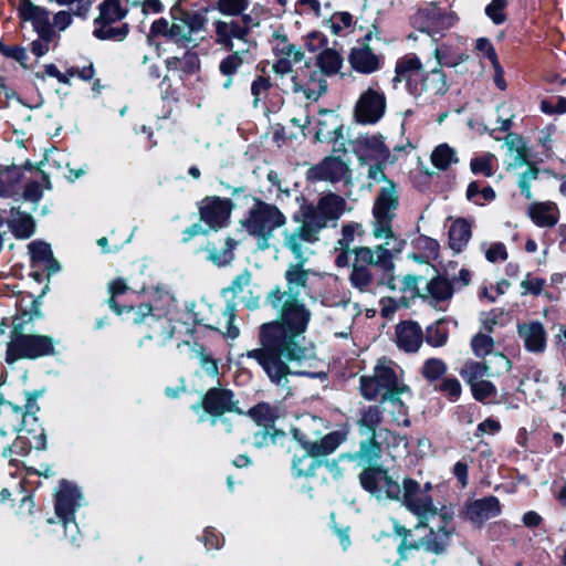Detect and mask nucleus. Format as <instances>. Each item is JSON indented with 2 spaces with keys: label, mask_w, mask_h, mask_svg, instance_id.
<instances>
[{
  "label": "nucleus",
  "mask_w": 566,
  "mask_h": 566,
  "mask_svg": "<svg viewBox=\"0 0 566 566\" xmlns=\"http://www.w3.org/2000/svg\"><path fill=\"white\" fill-rule=\"evenodd\" d=\"M22 172L18 167H0V197H12L18 193Z\"/></svg>",
  "instance_id": "nucleus-36"
},
{
  "label": "nucleus",
  "mask_w": 566,
  "mask_h": 566,
  "mask_svg": "<svg viewBox=\"0 0 566 566\" xmlns=\"http://www.w3.org/2000/svg\"><path fill=\"white\" fill-rule=\"evenodd\" d=\"M343 59L337 51L333 49H324L317 55V65L322 74L329 75L337 73L342 67Z\"/></svg>",
  "instance_id": "nucleus-46"
},
{
  "label": "nucleus",
  "mask_w": 566,
  "mask_h": 566,
  "mask_svg": "<svg viewBox=\"0 0 566 566\" xmlns=\"http://www.w3.org/2000/svg\"><path fill=\"white\" fill-rule=\"evenodd\" d=\"M114 23L95 21L93 34L99 40L122 41L128 33L127 24L113 25Z\"/></svg>",
  "instance_id": "nucleus-43"
},
{
  "label": "nucleus",
  "mask_w": 566,
  "mask_h": 566,
  "mask_svg": "<svg viewBox=\"0 0 566 566\" xmlns=\"http://www.w3.org/2000/svg\"><path fill=\"white\" fill-rule=\"evenodd\" d=\"M250 8L249 0H218L217 9L223 15L238 17Z\"/></svg>",
  "instance_id": "nucleus-57"
},
{
  "label": "nucleus",
  "mask_w": 566,
  "mask_h": 566,
  "mask_svg": "<svg viewBox=\"0 0 566 566\" xmlns=\"http://www.w3.org/2000/svg\"><path fill=\"white\" fill-rule=\"evenodd\" d=\"M346 209V201L338 195L327 193L322 196L318 201L313 203H304L301 206V219L295 217L296 221H304L310 228L319 232L329 224L334 226L343 216Z\"/></svg>",
  "instance_id": "nucleus-13"
},
{
  "label": "nucleus",
  "mask_w": 566,
  "mask_h": 566,
  "mask_svg": "<svg viewBox=\"0 0 566 566\" xmlns=\"http://www.w3.org/2000/svg\"><path fill=\"white\" fill-rule=\"evenodd\" d=\"M9 224L12 232L18 238L27 239L34 233V222L32 217L28 213L21 212L19 209H11Z\"/></svg>",
  "instance_id": "nucleus-37"
},
{
  "label": "nucleus",
  "mask_w": 566,
  "mask_h": 566,
  "mask_svg": "<svg viewBox=\"0 0 566 566\" xmlns=\"http://www.w3.org/2000/svg\"><path fill=\"white\" fill-rule=\"evenodd\" d=\"M342 136L338 116L331 111H321L316 118L315 139L317 142H335Z\"/></svg>",
  "instance_id": "nucleus-27"
},
{
  "label": "nucleus",
  "mask_w": 566,
  "mask_h": 566,
  "mask_svg": "<svg viewBox=\"0 0 566 566\" xmlns=\"http://www.w3.org/2000/svg\"><path fill=\"white\" fill-rule=\"evenodd\" d=\"M367 440L360 443L359 450L353 455H340V459L347 458L349 460H356L360 465L370 464L376 462L381 454V444L376 440L375 436H366Z\"/></svg>",
  "instance_id": "nucleus-35"
},
{
  "label": "nucleus",
  "mask_w": 566,
  "mask_h": 566,
  "mask_svg": "<svg viewBox=\"0 0 566 566\" xmlns=\"http://www.w3.org/2000/svg\"><path fill=\"white\" fill-rule=\"evenodd\" d=\"M455 21L457 15L452 11L439 7L436 2L426 4L413 15V24L430 35L450 29Z\"/></svg>",
  "instance_id": "nucleus-14"
},
{
  "label": "nucleus",
  "mask_w": 566,
  "mask_h": 566,
  "mask_svg": "<svg viewBox=\"0 0 566 566\" xmlns=\"http://www.w3.org/2000/svg\"><path fill=\"white\" fill-rule=\"evenodd\" d=\"M18 15L22 22H30L35 32L53 30L50 22V12L30 0H20L18 4Z\"/></svg>",
  "instance_id": "nucleus-26"
},
{
  "label": "nucleus",
  "mask_w": 566,
  "mask_h": 566,
  "mask_svg": "<svg viewBox=\"0 0 566 566\" xmlns=\"http://www.w3.org/2000/svg\"><path fill=\"white\" fill-rule=\"evenodd\" d=\"M28 248L31 254V266L35 271L36 277L40 276L39 272L46 271L51 274L60 270V265L53 256L50 244L42 241H33Z\"/></svg>",
  "instance_id": "nucleus-25"
},
{
  "label": "nucleus",
  "mask_w": 566,
  "mask_h": 566,
  "mask_svg": "<svg viewBox=\"0 0 566 566\" xmlns=\"http://www.w3.org/2000/svg\"><path fill=\"white\" fill-rule=\"evenodd\" d=\"M293 92L302 93L306 99L317 101L327 90V83L321 71L304 66L292 77Z\"/></svg>",
  "instance_id": "nucleus-17"
},
{
  "label": "nucleus",
  "mask_w": 566,
  "mask_h": 566,
  "mask_svg": "<svg viewBox=\"0 0 566 566\" xmlns=\"http://www.w3.org/2000/svg\"><path fill=\"white\" fill-rule=\"evenodd\" d=\"M437 60L436 66L428 73L422 70V63L416 54H407L397 61L394 82H405L406 88L413 97L426 96L428 98L442 95L448 85L444 73L439 69L441 64L457 66L465 62L469 56L459 53L452 56H442L437 48L433 52Z\"/></svg>",
  "instance_id": "nucleus-4"
},
{
  "label": "nucleus",
  "mask_w": 566,
  "mask_h": 566,
  "mask_svg": "<svg viewBox=\"0 0 566 566\" xmlns=\"http://www.w3.org/2000/svg\"><path fill=\"white\" fill-rule=\"evenodd\" d=\"M249 416L263 428L272 427L280 417V410L268 402H260L249 410Z\"/></svg>",
  "instance_id": "nucleus-41"
},
{
  "label": "nucleus",
  "mask_w": 566,
  "mask_h": 566,
  "mask_svg": "<svg viewBox=\"0 0 566 566\" xmlns=\"http://www.w3.org/2000/svg\"><path fill=\"white\" fill-rule=\"evenodd\" d=\"M304 262L297 264H291L285 272V280L287 283V291H281V293H291L298 297L300 289L306 285L308 279V272L303 269Z\"/></svg>",
  "instance_id": "nucleus-38"
},
{
  "label": "nucleus",
  "mask_w": 566,
  "mask_h": 566,
  "mask_svg": "<svg viewBox=\"0 0 566 566\" xmlns=\"http://www.w3.org/2000/svg\"><path fill=\"white\" fill-rule=\"evenodd\" d=\"M318 455L304 450L302 455H294L292 462V470L296 476H310L313 475L316 468L322 464L321 460H317Z\"/></svg>",
  "instance_id": "nucleus-42"
},
{
  "label": "nucleus",
  "mask_w": 566,
  "mask_h": 566,
  "mask_svg": "<svg viewBox=\"0 0 566 566\" xmlns=\"http://www.w3.org/2000/svg\"><path fill=\"white\" fill-rule=\"evenodd\" d=\"M431 163L439 170H446L452 164L458 163L457 153L448 144H440L431 154Z\"/></svg>",
  "instance_id": "nucleus-47"
},
{
  "label": "nucleus",
  "mask_w": 566,
  "mask_h": 566,
  "mask_svg": "<svg viewBox=\"0 0 566 566\" xmlns=\"http://www.w3.org/2000/svg\"><path fill=\"white\" fill-rule=\"evenodd\" d=\"M216 43L220 44L228 51L235 50L234 41L241 42L249 49L251 43L249 41L248 32L241 27L239 20L223 21L217 20L214 23Z\"/></svg>",
  "instance_id": "nucleus-22"
},
{
  "label": "nucleus",
  "mask_w": 566,
  "mask_h": 566,
  "mask_svg": "<svg viewBox=\"0 0 566 566\" xmlns=\"http://www.w3.org/2000/svg\"><path fill=\"white\" fill-rule=\"evenodd\" d=\"M0 433L6 434L8 431L27 433L35 432L34 428H28V416L23 409L9 401L0 403Z\"/></svg>",
  "instance_id": "nucleus-23"
},
{
  "label": "nucleus",
  "mask_w": 566,
  "mask_h": 566,
  "mask_svg": "<svg viewBox=\"0 0 566 566\" xmlns=\"http://www.w3.org/2000/svg\"><path fill=\"white\" fill-rule=\"evenodd\" d=\"M39 35L38 40H34L31 44V51L38 57L45 55L51 48V43L55 35L54 30H48L44 32H36Z\"/></svg>",
  "instance_id": "nucleus-63"
},
{
  "label": "nucleus",
  "mask_w": 566,
  "mask_h": 566,
  "mask_svg": "<svg viewBox=\"0 0 566 566\" xmlns=\"http://www.w3.org/2000/svg\"><path fill=\"white\" fill-rule=\"evenodd\" d=\"M421 527L428 528L427 534L418 541H411V530L395 522L394 532L401 537V542L397 547L401 559H408L413 551L419 549L436 556L447 553L451 545L452 536L455 533L453 514L449 510L442 511L426 521L418 522L416 530Z\"/></svg>",
  "instance_id": "nucleus-6"
},
{
  "label": "nucleus",
  "mask_w": 566,
  "mask_h": 566,
  "mask_svg": "<svg viewBox=\"0 0 566 566\" xmlns=\"http://www.w3.org/2000/svg\"><path fill=\"white\" fill-rule=\"evenodd\" d=\"M293 231H284V245L301 262H305L312 253L311 245L318 241L319 234L304 221Z\"/></svg>",
  "instance_id": "nucleus-18"
},
{
  "label": "nucleus",
  "mask_w": 566,
  "mask_h": 566,
  "mask_svg": "<svg viewBox=\"0 0 566 566\" xmlns=\"http://www.w3.org/2000/svg\"><path fill=\"white\" fill-rule=\"evenodd\" d=\"M386 97L384 92L376 87H369L358 98L355 107V116L359 123L375 124L385 114Z\"/></svg>",
  "instance_id": "nucleus-16"
},
{
  "label": "nucleus",
  "mask_w": 566,
  "mask_h": 566,
  "mask_svg": "<svg viewBox=\"0 0 566 566\" xmlns=\"http://www.w3.org/2000/svg\"><path fill=\"white\" fill-rule=\"evenodd\" d=\"M235 313V304L229 302L222 311V318L218 321V325L214 327L231 339H235L240 334L239 327L233 323Z\"/></svg>",
  "instance_id": "nucleus-44"
},
{
  "label": "nucleus",
  "mask_w": 566,
  "mask_h": 566,
  "mask_svg": "<svg viewBox=\"0 0 566 566\" xmlns=\"http://www.w3.org/2000/svg\"><path fill=\"white\" fill-rule=\"evenodd\" d=\"M401 369L391 360L380 359L374 367L373 374L360 377V394L367 400L390 401L398 408L399 416L395 418L398 424L408 427V409L400 395L409 392V387L400 380Z\"/></svg>",
  "instance_id": "nucleus-7"
},
{
  "label": "nucleus",
  "mask_w": 566,
  "mask_h": 566,
  "mask_svg": "<svg viewBox=\"0 0 566 566\" xmlns=\"http://www.w3.org/2000/svg\"><path fill=\"white\" fill-rule=\"evenodd\" d=\"M313 174L317 179L336 182L347 176L348 166L338 157H328L313 169Z\"/></svg>",
  "instance_id": "nucleus-30"
},
{
  "label": "nucleus",
  "mask_w": 566,
  "mask_h": 566,
  "mask_svg": "<svg viewBox=\"0 0 566 566\" xmlns=\"http://www.w3.org/2000/svg\"><path fill=\"white\" fill-rule=\"evenodd\" d=\"M516 328L526 352L538 355L546 350L547 332L543 323L538 321L523 322L518 323Z\"/></svg>",
  "instance_id": "nucleus-21"
},
{
  "label": "nucleus",
  "mask_w": 566,
  "mask_h": 566,
  "mask_svg": "<svg viewBox=\"0 0 566 566\" xmlns=\"http://www.w3.org/2000/svg\"><path fill=\"white\" fill-rule=\"evenodd\" d=\"M397 345L406 352H417L422 343L421 327L413 322H405L397 326Z\"/></svg>",
  "instance_id": "nucleus-31"
},
{
  "label": "nucleus",
  "mask_w": 566,
  "mask_h": 566,
  "mask_svg": "<svg viewBox=\"0 0 566 566\" xmlns=\"http://www.w3.org/2000/svg\"><path fill=\"white\" fill-rule=\"evenodd\" d=\"M133 321L146 327L145 338L155 340L157 345L165 346L176 334L189 328L178 319L175 297L161 287L150 291L149 303L140 305L134 312Z\"/></svg>",
  "instance_id": "nucleus-5"
},
{
  "label": "nucleus",
  "mask_w": 566,
  "mask_h": 566,
  "mask_svg": "<svg viewBox=\"0 0 566 566\" xmlns=\"http://www.w3.org/2000/svg\"><path fill=\"white\" fill-rule=\"evenodd\" d=\"M178 349L182 350V347H187L189 349L190 358H196L199 360V364L203 368V370L211 376L218 375V366L214 359H212L205 350V348L198 344H190V340L185 339L182 343L177 345Z\"/></svg>",
  "instance_id": "nucleus-39"
},
{
  "label": "nucleus",
  "mask_w": 566,
  "mask_h": 566,
  "mask_svg": "<svg viewBox=\"0 0 566 566\" xmlns=\"http://www.w3.org/2000/svg\"><path fill=\"white\" fill-rule=\"evenodd\" d=\"M353 25V15L348 12L334 13L329 20V29L333 34H344Z\"/></svg>",
  "instance_id": "nucleus-61"
},
{
  "label": "nucleus",
  "mask_w": 566,
  "mask_h": 566,
  "mask_svg": "<svg viewBox=\"0 0 566 566\" xmlns=\"http://www.w3.org/2000/svg\"><path fill=\"white\" fill-rule=\"evenodd\" d=\"M421 373L427 380L434 381L447 373V365L439 358H429L424 361Z\"/></svg>",
  "instance_id": "nucleus-59"
},
{
  "label": "nucleus",
  "mask_w": 566,
  "mask_h": 566,
  "mask_svg": "<svg viewBox=\"0 0 566 566\" xmlns=\"http://www.w3.org/2000/svg\"><path fill=\"white\" fill-rule=\"evenodd\" d=\"M367 177L370 180L369 187L380 185L373 206L371 233L375 239L384 240V243L375 248H356L354 252L357 262L390 271L394 269V258L405 245V241L392 230V221L399 206L397 186L386 177L380 165L369 166Z\"/></svg>",
  "instance_id": "nucleus-2"
},
{
  "label": "nucleus",
  "mask_w": 566,
  "mask_h": 566,
  "mask_svg": "<svg viewBox=\"0 0 566 566\" xmlns=\"http://www.w3.org/2000/svg\"><path fill=\"white\" fill-rule=\"evenodd\" d=\"M448 327L443 321H438L427 328L426 340L434 347H441L448 339Z\"/></svg>",
  "instance_id": "nucleus-56"
},
{
  "label": "nucleus",
  "mask_w": 566,
  "mask_h": 566,
  "mask_svg": "<svg viewBox=\"0 0 566 566\" xmlns=\"http://www.w3.org/2000/svg\"><path fill=\"white\" fill-rule=\"evenodd\" d=\"M233 395L228 389L211 388L205 395L201 405H195L192 409L196 412H201L199 421L207 420V415L211 418L222 416L224 412L231 411L233 407Z\"/></svg>",
  "instance_id": "nucleus-19"
},
{
  "label": "nucleus",
  "mask_w": 566,
  "mask_h": 566,
  "mask_svg": "<svg viewBox=\"0 0 566 566\" xmlns=\"http://www.w3.org/2000/svg\"><path fill=\"white\" fill-rule=\"evenodd\" d=\"M99 15L95 21L116 23L122 20L126 11L120 4V0H103L99 6Z\"/></svg>",
  "instance_id": "nucleus-45"
},
{
  "label": "nucleus",
  "mask_w": 566,
  "mask_h": 566,
  "mask_svg": "<svg viewBox=\"0 0 566 566\" xmlns=\"http://www.w3.org/2000/svg\"><path fill=\"white\" fill-rule=\"evenodd\" d=\"M501 513V504L497 497L486 496L474 500L467 504L465 516L476 525H482L490 518L496 517Z\"/></svg>",
  "instance_id": "nucleus-24"
},
{
  "label": "nucleus",
  "mask_w": 566,
  "mask_h": 566,
  "mask_svg": "<svg viewBox=\"0 0 566 566\" xmlns=\"http://www.w3.org/2000/svg\"><path fill=\"white\" fill-rule=\"evenodd\" d=\"M361 486L378 500H402L409 512L417 516L418 522L426 521L433 515L446 511L438 509L430 494L412 480L405 479L402 486L394 480L386 470L368 468L359 474Z\"/></svg>",
  "instance_id": "nucleus-3"
},
{
  "label": "nucleus",
  "mask_w": 566,
  "mask_h": 566,
  "mask_svg": "<svg viewBox=\"0 0 566 566\" xmlns=\"http://www.w3.org/2000/svg\"><path fill=\"white\" fill-rule=\"evenodd\" d=\"M428 293L436 301H446L452 296V286L450 282L443 277H434L427 284Z\"/></svg>",
  "instance_id": "nucleus-55"
},
{
  "label": "nucleus",
  "mask_w": 566,
  "mask_h": 566,
  "mask_svg": "<svg viewBox=\"0 0 566 566\" xmlns=\"http://www.w3.org/2000/svg\"><path fill=\"white\" fill-rule=\"evenodd\" d=\"M169 70H180L185 73H195L200 67V59L196 52L187 51L182 57H171L167 60Z\"/></svg>",
  "instance_id": "nucleus-48"
},
{
  "label": "nucleus",
  "mask_w": 566,
  "mask_h": 566,
  "mask_svg": "<svg viewBox=\"0 0 566 566\" xmlns=\"http://www.w3.org/2000/svg\"><path fill=\"white\" fill-rule=\"evenodd\" d=\"M266 301L279 312V318L260 325V347L248 350L245 356L259 364L272 384L289 388L290 375H307L294 371L290 364L314 356L313 348L304 344L311 312L296 295L281 293L279 287L269 293Z\"/></svg>",
  "instance_id": "nucleus-1"
},
{
  "label": "nucleus",
  "mask_w": 566,
  "mask_h": 566,
  "mask_svg": "<svg viewBox=\"0 0 566 566\" xmlns=\"http://www.w3.org/2000/svg\"><path fill=\"white\" fill-rule=\"evenodd\" d=\"M207 22L208 19L202 12L174 6L170 9V20H155L150 27V34L164 36L182 48L197 46L198 35L206 30Z\"/></svg>",
  "instance_id": "nucleus-8"
},
{
  "label": "nucleus",
  "mask_w": 566,
  "mask_h": 566,
  "mask_svg": "<svg viewBox=\"0 0 566 566\" xmlns=\"http://www.w3.org/2000/svg\"><path fill=\"white\" fill-rule=\"evenodd\" d=\"M475 50L481 57L488 59L492 63L495 71L501 72L495 49L489 39L479 38L475 43Z\"/></svg>",
  "instance_id": "nucleus-60"
},
{
  "label": "nucleus",
  "mask_w": 566,
  "mask_h": 566,
  "mask_svg": "<svg viewBox=\"0 0 566 566\" xmlns=\"http://www.w3.org/2000/svg\"><path fill=\"white\" fill-rule=\"evenodd\" d=\"M270 44L277 57V61L273 64V71L276 74L283 75L291 72L292 64L301 62L304 57L301 49L291 43L281 29L273 32Z\"/></svg>",
  "instance_id": "nucleus-15"
},
{
  "label": "nucleus",
  "mask_w": 566,
  "mask_h": 566,
  "mask_svg": "<svg viewBox=\"0 0 566 566\" xmlns=\"http://www.w3.org/2000/svg\"><path fill=\"white\" fill-rule=\"evenodd\" d=\"M231 52L219 63V72L226 76V81L222 84L224 90H229L232 86L233 76L249 59V49H239Z\"/></svg>",
  "instance_id": "nucleus-28"
},
{
  "label": "nucleus",
  "mask_w": 566,
  "mask_h": 566,
  "mask_svg": "<svg viewBox=\"0 0 566 566\" xmlns=\"http://www.w3.org/2000/svg\"><path fill=\"white\" fill-rule=\"evenodd\" d=\"M528 214L538 227H554L559 219L558 207L552 201L532 203Z\"/></svg>",
  "instance_id": "nucleus-32"
},
{
  "label": "nucleus",
  "mask_w": 566,
  "mask_h": 566,
  "mask_svg": "<svg viewBox=\"0 0 566 566\" xmlns=\"http://www.w3.org/2000/svg\"><path fill=\"white\" fill-rule=\"evenodd\" d=\"M488 371L489 367L484 363L470 361L463 366L461 369V375L471 385L475 381L484 380L483 377L488 375Z\"/></svg>",
  "instance_id": "nucleus-58"
},
{
  "label": "nucleus",
  "mask_w": 566,
  "mask_h": 566,
  "mask_svg": "<svg viewBox=\"0 0 566 566\" xmlns=\"http://www.w3.org/2000/svg\"><path fill=\"white\" fill-rule=\"evenodd\" d=\"M264 11L265 10L263 6L255 3L250 9L240 14L241 19L239 22L249 35L253 28L260 25Z\"/></svg>",
  "instance_id": "nucleus-54"
},
{
  "label": "nucleus",
  "mask_w": 566,
  "mask_h": 566,
  "mask_svg": "<svg viewBox=\"0 0 566 566\" xmlns=\"http://www.w3.org/2000/svg\"><path fill=\"white\" fill-rule=\"evenodd\" d=\"M272 84L270 78L258 76L251 84V94L253 96V106L258 107L259 104L268 96Z\"/></svg>",
  "instance_id": "nucleus-62"
},
{
  "label": "nucleus",
  "mask_w": 566,
  "mask_h": 566,
  "mask_svg": "<svg viewBox=\"0 0 566 566\" xmlns=\"http://www.w3.org/2000/svg\"><path fill=\"white\" fill-rule=\"evenodd\" d=\"M235 247V241L232 239H228L224 242V245L220 249L212 245L207 249L208 259L213 262L216 265H227L233 260V249Z\"/></svg>",
  "instance_id": "nucleus-49"
},
{
  "label": "nucleus",
  "mask_w": 566,
  "mask_h": 566,
  "mask_svg": "<svg viewBox=\"0 0 566 566\" xmlns=\"http://www.w3.org/2000/svg\"><path fill=\"white\" fill-rule=\"evenodd\" d=\"M349 63L354 70L364 74L373 73L380 66L378 56L365 44L352 49Z\"/></svg>",
  "instance_id": "nucleus-29"
},
{
  "label": "nucleus",
  "mask_w": 566,
  "mask_h": 566,
  "mask_svg": "<svg viewBox=\"0 0 566 566\" xmlns=\"http://www.w3.org/2000/svg\"><path fill=\"white\" fill-rule=\"evenodd\" d=\"M326 429L325 421L313 415H304L298 419V423L292 428V434L304 450H308L316 455H327L333 453L345 440V434L334 431L321 437Z\"/></svg>",
  "instance_id": "nucleus-9"
},
{
  "label": "nucleus",
  "mask_w": 566,
  "mask_h": 566,
  "mask_svg": "<svg viewBox=\"0 0 566 566\" xmlns=\"http://www.w3.org/2000/svg\"><path fill=\"white\" fill-rule=\"evenodd\" d=\"M448 233L450 248L459 253L467 247L471 239V224L465 219H455L451 222Z\"/></svg>",
  "instance_id": "nucleus-34"
},
{
  "label": "nucleus",
  "mask_w": 566,
  "mask_h": 566,
  "mask_svg": "<svg viewBox=\"0 0 566 566\" xmlns=\"http://www.w3.org/2000/svg\"><path fill=\"white\" fill-rule=\"evenodd\" d=\"M376 440L380 442L381 447H385L390 452H396L400 447H402L403 452H406L407 440L405 437L398 436L395 432L380 428L378 433L376 434Z\"/></svg>",
  "instance_id": "nucleus-50"
},
{
  "label": "nucleus",
  "mask_w": 566,
  "mask_h": 566,
  "mask_svg": "<svg viewBox=\"0 0 566 566\" xmlns=\"http://www.w3.org/2000/svg\"><path fill=\"white\" fill-rule=\"evenodd\" d=\"M495 156L485 153L471 159L470 169L474 175L491 177L494 174Z\"/></svg>",
  "instance_id": "nucleus-51"
},
{
  "label": "nucleus",
  "mask_w": 566,
  "mask_h": 566,
  "mask_svg": "<svg viewBox=\"0 0 566 566\" xmlns=\"http://www.w3.org/2000/svg\"><path fill=\"white\" fill-rule=\"evenodd\" d=\"M55 340L48 335L34 334L27 328L14 326L7 346V361L36 359L54 355Z\"/></svg>",
  "instance_id": "nucleus-11"
},
{
  "label": "nucleus",
  "mask_w": 566,
  "mask_h": 566,
  "mask_svg": "<svg viewBox=\"0 0 566 566\" xmlns=\"http://www.w3.org/2000/svg\"><path fill=\"white\" fill-rule=\"evenodd\" d=\"M31 448L32 447H29L28 443V437L19 434L11 447L3 449L2 457L9 459L10 464L18 465L20 460L18 458H13V454L18 457H25Z\"/></svg>",
  "instance_id": "nucleus-53"
},
{
  "label": "nucleus",
  "mask_w": 566,
  "mask_h": 566,
  "mask_svg": "<svg viewBox=\"0 0 566 566\" xmlns=\"http://www.w3.org/2000/svg\"><path fill=\"white\" fill-rule=\"evenodd\" d=\"M384 409L380 406H368L360 411L357 421L358 430L361 436H375L381 428Z\"/></svg>",
  "instance_id": "nucleus-33"
},
{
  "label": "nucleus",
  "mask_w": 566,
  "mask_h": 566,
  "mask_svg": "<svg viewBox=\"0 0 566 566\" xmlns=\"http://www.w3.org/2000/svg\"><path fill=\"white\" fill-rule=\"evenodd\" d=\"M286 223L285 216L273 205L260 199H254L253 206L249 209L245 219L242 221L247 231L259 239V247L266 249L269 239L274 230Z\"/></svg>",
  "instance_id": "nucleus-12"
},
{
  "label": "nucleus",
  "mask_w": 566,
  "mask_h": 566,
  "mask_svg": "<svg viewBox=\"0 0 566 566\" xmlns=\"http://www.w3.org/2000/svg\"><path fill=\"white\" fill-rule=\"evenodd\" d=\"M84 505L85 497L78 486L66 480L60 481L54 491V513L72 545H78L81 533L75 514Z\"/></svg>",
  "instance_id": "nucleus-10"
},
{
  "label": "nucleus",
  "mask_w": 566,
  "mask_h": 566,
  "mask_svg": "<svg viewBox=\"0 0 566 566\" xmlns=\"http://www.w3.org/2000/svg\"><path fill=\"white\" fill-rule=\"evenodd\" d=\"M44 189H51V182L49 177L42 174L41 180H34L27 184L23 198L24 200L36 205L41 200Z\"/></svg>",
  "instance_id": "nucleus-52"
},
{
  "label": "nucleus",
  "mask_w": 566,
  "mask_h": 566,
  "mask_svg": "<svg viewBox=\"0 0 566 566\" xmlns=\"http://www.w3.org/2000/svg\"><path fill=\"white\" fill-rule=\"evenodd\" d=\"M349 282L353 287L357 289L361 293L373 291L374 277L370 270L364 263L357 261L354 263L349 275Z\"/></svg>",
  "instance_id": "nucleus-40"
},
{
  "label": "nucleus",
  "mask_w": 566,
  "mask_h": 566,
  "mask_svg": "<svg viewBox=\"0 0 566 566\" xmlns=\"http://www.w3.org/2000/svg\"><path fill=\"white\" fill-rule=\"evenodd\" d=\"M231 208L230 199L207 197L200 203V218L210 229L218 230L227 224Z\"/></svg>",
  "instance_id": "nucleus-20"
},
{
  "label": "nucleus",
  "mask_w": 566,
  "mask_h": 566,
  "mask_svg": "<svg viewBox=\"0 0 566 566\" xmlns=\"http://www.w3.org/2000/svg\"><path fill=\"white\" fill-rule=\"evenodd\" d=\"M471 347L478 357H484L492 353L494 340L489 335L476 334L471 340Z\"/></svg>",
  "instance_id": "nucleus-64"
}]
</instances>
